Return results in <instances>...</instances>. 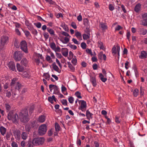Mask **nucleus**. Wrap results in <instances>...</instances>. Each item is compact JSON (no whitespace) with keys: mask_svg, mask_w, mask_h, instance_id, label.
Wrapping results in <instances>:
<instances>
[{"mask_svg":"<svg viewBox=\"0 0 147 147\" xmlns=\"http://www.w3.org/2000/svg\"><path fill=\"white\" fill-rule=\"evenodd\" d=\"M19 118L20 121L23 123H26L29 121L28 111L27 109H24L20 112Z\"/></svg>","mask_w":147,"mask_h":147,"instance_id":"1","label":"nucleus"},{"mask_svg":"<svg viewBox=\"0 0 147 147\" xmlns=\"http://www.w3.org/2000/svg\"><path fill=\"white\" fill-rule=\"evenodd\" d=\"M7 119L14 123H17L18 120V117L17 114L13 111H10L8 114Z\"/></svg>","mask_w":147,"mask_h":147,"instance_id":"2","label":"nucleus"},{"mask_svg":"<svg viewBox=\"0 0 147 147\" xmlns=\"http://www.w3.org/2000/svg\"><path fill=\"white\" fill-rule=\"evenodd\" d=\"M9 42V37L7 36H1L0 40V49L4 50L5 49V45Z\"/></svg>","mask_w":147,"mask_h":147,"instance_id":"3","label":"nucleus"},{"mask_svg":"<svg viewBox=\"0 0 147 147\" xmlns=\"http://www.w3.org/2000/svg\"><path fill=\"white\" fill-rule=\"evenodd\" d=\"M11 86L12 89H15L16 90H19L22 88L21 84L17 81V80L15 79H13L10 84Z\"/></svg>","mask_w":147,"mask_h":147,"instance_id":"4","label":"nucleus"},{"mask_svg":"<svg viewBox=\"0 0 147 147\" xmlns=\"http://www.w3.org/2000/svg\"><path fill=\"white\" fill-rule=\"evenodd\" d=\"M45 141V139L43 137L35 138L32 140V144L34 146L42 145Z\"/></svg>","mask_w":147,"mask_h":147,"instance_id":"5","label":"nucleus"},{"mask_svg":"<svg viewBox=\"0 0 147 147\" xmlns=\"http://www.w3.org/2000/svg\"><path fill=\"white\" fill-rule=\"evenodd\" d=\"M47 130V127L46 124H44L41 125L38 128V133L40 136L44 135Z\"/></svg>","mask_w":147,"mask_h":147,"instance_id":"6","label":"nucleus"},{"mask_svg":"<svg viewBox=\"0 0 147 147\" xmlns=\"http://www.w3.org/2000/svg\"><path fill=\"white\" fill-rule=\"evenodd\" d=\"M21 49L25 53H28L27 45L26 42L25 40H22L20 43Z\"/></svg>","mask_w":147,"mask_h":147,"instance_id":"7","label":"nucleus"},{"mask_svg":"<svg viewBox=\"0 0 147 147\" xmlns=\"http://www.w3.org/2000/svg\"><path fill=\"white\" fill-rule=\"evenodd\" d=\"M80 103V106L79 107V109L81 110L82 111L85 112L86 109L87 105L86 102L84 100H79Z\"/></svg>","mask_w":147,"mask_h":147,"instance_id":"8","label":"nucleus"},{"mask_svg":"<svg viewBox=\"0 0 147 147\" xmlns=\"http://www.w3.org/2000/svg\"><path fill=\"white\" fill-rule=\"evenodd\" d=\"M13 57L16 61H19L22 58V55L20 51H16L14 53Z\"/></svg>","mask_w":147,"mask_h":147,"instance_id":"9","label":"nucleus"},{"mask_svg":"<svg viewBox=\"0 0 147 147\" xmlns=\"http://www.w3.org/2000/svg\"><path fill=\"white\" fill-rule=\"evenodd\" d=\"M99 27L103 31H105L108 28L107 26L106 23L102 22L100 23Z\"/></svg>","mask_w":147,"mask_h":147,"instance_id":"10","label":"nucleus"},{"mask_svg":"<svg viewBox=\"0 0 147 147\" xmlns=\"http://www.w3.org/2000/svg\"><path fill=\"white\" fill-rule=\"evenodd\" d=\"M8 67L10 69L13 71L16 70L15 64V63L13 61H10L9 63Z\"/></svg>","mask_w":147,"mask_h":147,"instance_id":"11","label":"nucleus"},{"mask_svg":"<svg viewBox=\"0 0 147 147\" xmlns=\"http://www.w3.org/2000/svg\"><path fill=\"white\" fill-rule=\"evenodd\" d=\"M98 59L100 60L103 59L104 61L106 60V56L105 54H103V52H100L98 55Z\"/></svg>","mask_w":147,"mask_h":147,"instance_id":"12","label":"nucleus"},{"mask_svg":"<svg viewBox=\"0 0 147 147\" xmlns=\"http://www.w3.org/2000/svg\"><path fill=\"white\" fill-rule=\"evenodd\" d=\"M16 139L18 140H20L21 138V133L19 130H16L14 133Z\"/></svg>","mask_w":147,"mask_h":147,"instance_id":"13","label":"nucleus"},{"mask_svg":"<svg viewBox=\"0 0 147 147\" xmlns=\"http://www.w3.org/2000/svg\"><path fill=\"white\" fill-rule=\"evenodd\" d=\"M99 77L100 80L103 82H105L107 80V79L106 77H105L101 73L99 74Z\"/></svg>","mask_w":147,"mask_h":147,"instance_id":"14","label":"nucleus"},{"mask_svg":"<svg viewBox=\"0 0 147 147\" xmlns=\"http://www.w3.org/2000/svg\"><path fill=\"white\" fill-rule=\"evenodd\" d=\"M45 116L44 115H41L39 116L37 121L40 123L44 122L45 120Z\"/></svg>","mask_w":147,"mask_h":147,"instance_id":"15","label":"nucleus"},{"mask_svg":"<svg viewBox=\"0 0 147 147\" xmlns=\"http://www.w3.org/2000/svg\"><path fill=\"white\" fill-rule=\"evenodd\" d=\"M90 81L94 87H96V86L97 83L96 78L95 77H91Z\"/></svg>","mask_w":147,"mask_h":147,"instance_id":"16","label":"nucleus"},{"mask_svg":"<svg viewBox=\"0 0 147 147\" xmlns=\"http://www.w3.org/2000/svg\"><path fill=\"white\" fill-rule=\"evenodd\" d=\"M52 67L53 69L57 72L60 73L61 70L59 69L58 67L56 65L55 63H54L52 65Z\"/></svg>","mask_w":147,"mask_h":147,"instance_id":"17","label":"nucleus"},{"mask_svg":"<svg viewBox=\"0 0 147 147\" xmlns=\"http://www.w3.org/2000/svg\"><path fill=\"white\" fill-rule=\"evenodd\" d=\"M6 129L3 126H1L0 127V131L1 134L4 136L6 132Z\"/></svg>","mask_w":147,"mask_h":147,"instance_id":"18","label":"nucleus"},{"mask_svg":"<svg viewBox=\"0 0 147 147\" xmlns=\"http://www.w3.org/2000/svg\"><path fill=\"white\" fill-rule=\"evenodd\" d=\"M75 36L79 41H81L82 40V34L80 32L78 31L76 32Z\"/></svg>","mask_w":147,"mask_h":147,"instance_id":"19","label":"nucleus"},{"mask_svg":"<svg viewBox=\"0 0 147 147\" xmlns=\"http://www.w3.org/2000/svg\"><path fill=\"white\" fill-rule=\"evenodd\" d=\"M147 57V54L145 51H143L141 52L139 57L141 59H143L146 58Z\"/></svg>","mask_w":147,"mask_h":147,"instance_id":"20","label":"nucleus"},{"mask_svg":"<svg viewBox=\"0 0 147 147\" xmlns=\"http://www.w3.org/2000/svg\"><path fill=\"white\" fill-rule=\"evenodd\" d=\"M21 137L22 139L25 140L27 138L28 135L27 133L23 132L21 134Z\"/></svg>","mask_w":147,"mask_h":147,"instance_id":"21","label":"nucleus"},{"mask_svg":"<svg viewBox=\"0 0 147 147\" xmlns=\"http://www.w3.org/2000/svg\"><path fill=\"white\" fill-rule=\"evenodd\" d=\"M16 67L17 70L19 72H22L24 70V68L21 66L19 63L17 64Z\"/></svg>","mask_w":147,"mask_h":147,"instance_id":"22","label":"nucleus"},{"mask_svg":"<svg viewBox=\"0 0 147 147\" xmlns=\"http://www.w3.org/2000/svg\"><path fill=\"white\" fill-rule=\"evenodd\" d=\"M140 33L143 35H145L147 33L146 30L143 28H140L139 29Z\"/></svg>","mask_w":147,"mask_h":147,"instance_id":"23","label":"nucleus"},{"mask_svg":"<svg viewBox=\"0 0 147 147\" xmlns=\"http://www.w3.org/2000/svg\"><path fill=\"white\" fill-rule=\"evenodd\" d=\"M67 63L68 67L70 69V71L72 72H74L75 70V68L69 62H67Z\"/></svg>","mask_w":147,"mask_h":147,"instance_id":"24","label":"nucleus"},{"mask_svg":"<svg viewBox=\"0 0 147 147\" xmlns=\"http://www.w3.org/2000/svg\"><path fill=\"white\" fill-rule=\"evenodd\" d=\"M64 40L62 38L60 39V40L63 44H66L67 43L69 40V38L67 37H65L64 38Z\"/></svg>","mask_w":147,"mask_h":147,"instance_id":"25","label":"nucleus"},{"mask_svg":"<svg viewBox=\"0 0 147 147\" xmlns=\"http://www.w3.org/2000/svg\"><path fill=\"white\" fill-rule=\"evenodd\" d=\"M28 63V60L26 58H23L21 61V64L24 66H26Z\"/></svg>","mask_w":147,"mask_h":147,"instance_id":"26","label":"nucleus"},{"mask_svg":"<svg viewBox=\"0 0 147 147\" xmlns=\"http://www.w3.org/2000/svg\"><path fill=\"white\" fill-rule=\"evenodd\" d=\"M86 115L88 119L90 120V119L92 118V116L93 115V114L91 113L88 110H87L86 111Z\"/></svg>","mask_w":147,"mask_h":147,"instance_id":"27","label":"nucleus"},{"mask_svg":"<svg viewBox=\"0 0 147 147\" xmlns=\"http://www.w3.org/2000/svg\"><path fill=\"white\" fill-rule=\"evenodd\" d=\"M141 5L140 3L137 4L135 7V11L137 12H138L141 9Z\"/></svg>","mask_w":147,"mask_h":147,"instance_id":"28","label":"nucleus"},{"mask_svg":"<svg viewBox=\"0 0 147 147\" xmlns=\"http://www.w3.org/2000/svg\"><path fill=\"white\" fill-rule=\"evenodd\" d=\"M98 45L100 49H102L103 50H105V48L103 45V43L100 41H99L98 42Z\"/></svg>","mask_w":147,"mask_h":147,"instance_id":"29","label":"nucleus"},{"mask_svg":"<svg viewBox=\"0 0 147 147\" xmlns=\"http://www.w3.org/2000/svg\"><path fill=\"white\" fill-rule=\"evenodd\" d=\"M53 94H59V88L58 86L55 85V87L53 88Z\"/></svg>","mask_w":147,"mask_h":147,"instance_id":"30","label":"nucleus"},{"mask_svg":"<svg viewBox=\"0 0 147 147\" xmlns=\"http://www.w3.org/2000/svg\"><path fill=\"white\" fill-rule=\"evenodd\" d=\"M63 49L64 50V51H63L62 52V54L64 56L66 57L68 55V50L66 48H63Z\"/></svg>","mask_w":147,"mask_h":147,"instance_id":"31","label":"nucleus"},{"mask_svg":"<svg viewBox=\"0 0 147 147\" xmlns=\"http://www.w3.org/2000/svg\"><path fill=\"white\" fill-rule=\"evenodd\" d=\"M112 53L113 55L116 54L117 52V46H114L112 49Z\"/></svg>","mask_w":147,"mask_h":147,"instance_id":"32","label":"nucleus"},{"mask_svg":"<svg viewBox=\"0 0 147 147\" xmlns=\"http://www.w3.org/2000/svg\"><path fill=\"white\" fill-rule=\"evenodd\" d=\"M33 59L34 60L35 62L37 65H39V63H40L39 59L35 55L34 56Z\"/></svg>","mask_w":147,"mask_h":147,"instance_id":"33","label":"nucleus"},{"mask_svg":"<svg viewBox=\"0 0 147 147\" xmlns=\"http://www.w3.org/2000/svg\"><path fill=\"white\" fill-rule=\"evenodd\" d=\"M47 30L51 35H55L54 31L53 29L47 28Z\"/></svg>","mask_w":147,"mask_h":147,"instance_id":"34","label":"nucleus"},{"mask_svg":"<svg viewBox=\"0 0 147 147\" xmlns=\"http://www.w3.org/2000/svg\"><path fill=\"white\" fill-rule=\"evenodd\" d=\"M23 77L26 78H29L30 76V74L26 72H24L22 74Z\"/></svg>","mask_w":147,"mask_h":147,"instance_id":"35","label":"nucleus"},{"mask_svg":"<svg viewBox=\"0 0 147 147\" xmlns=\"http://www.w3.org/2000/svg\"><path fill=\"white\" fill-rule=\"evenodd\" d=\"M49 46L53 50L56 47V45L54 42L50 43L49 44Z\"/></svg>","mask_w":147,"mask_h":147,"instance_id":"36","label":"nucleus"},{"mask_svg":"<svg viewBox=\"0 0 147 147\" xmlns=\"http://www.w3.org/2000/svg\"><path fill=\"white\" fill-rule=\"evenodd\" d=\"M120 118V116L119 115H117L115 116V122L118 123H120L121 120L119 119Z\"/></svg>","mask_w":147,"mask_h":147,"instance_id":"37","label":"nucleus"},{"mask_svg":"<svg viewBox=\"0 0 147 147\" xmlns=\"http://www.w3.org/2000/svg\"><path fill=\"white\" fill-rule=\"evenodd\" d=\"M55 128L57 131H58L60 129V127L59 124L57 123H55Z\"/></svg>","mask_w":147,"mask_h":147,"instance_id":"38","label":"nucleus"},{"mask_svg":"<svg viewBox=\"0 0 147 147\" xmlns=\"http://www.w3.org/2000/svg\"><path fill=\"white\" fill-rule=\"evenodd\" d=\"M43 76L45 77V79L48 80H49L50 76L48 73H44L43 74Z\"/></svg>","mask_w":147,"mask_h":147,"instance_id":"39","label":"nucleus"},{"mask_svg":"<svg viewBox=\"0 0 147 147\" xmlns=\"http://www.w3.org/2000/svg\"><path fill=\"white\" fill-rule=\"evenodd\" d=\"M141 24L144 26H147V19H144L141 21Z\"/></svg>","mask_w":147,"mask_h":147,"instance_id":"40","label":"nucleus"},{"mask_svg":"<svg viewBox=\"0 0 147 147\" xmlns=\"http://www.w3.org/2000/svg\"><path fill=\"white\" fill-rule=\"evenodd\" d=\"M77 59L76 58H73L71 60V62L74 65H76L77 64Z\"/></svg>","mask_w":147,"mask_h":147,"instance_id":"41","label":"nucleus"},{"mask_svg":"<svg viewBox=\"0 0 147 147\" xmlns=\"http://www.w3.org/2000/svg\"><path fill=\"white\" fill-rule=\"evenodd\" d=\"M139 90L137 89H135L133 92V95L135 97H136L138 94Z\"/></svg>","mask_w":147,"mask_h":147,"instance_id":"42","label":"nucleus"},{"mask_svg":"<svg viewBox=\"0 0 147 147\" xmlns=\"http://www.w3.org/2000/svg\"><path fill=\"white\" fill-rule=\"evenodd\" d=\"M72 40L75 44L79 45L80 43V42L78 41V40H77L75 38H73Z\"/></svg>","mask_w":147,"mask_h":147,"instance_id":"43","label":"nucleus"},{"mask_svg":"<svg viewBox=\"0 0 147 147\" xmlns=\"http://www.w3.org/2000/svg\"><path fill=\"white\" fill-rule=\"evenodd\" d=\"M11 146L12 147H18V145L16 142L13 141L11 143Z\"/></svg>","mask_w":147,"mask_h":147,"instance_id":"44","label":"nucleus"},{"mask_svg":"<svg viewBox=\"0 0 147 147\" xmlns=\"http://www.w3.org/2000/svg\"><path fill=\"white\" fill-rule=\"evenodd\" d=\"M109 8L110 10L113 11L115 9L114 6L112 4H109Z\"/></svg>","mask_w":147,"mask_h":147,"instance_id":"45","label":"nucleus"},{"mask_svg":"<svg viewBox=\"0 0 147 147\" xmlns=\"http://www.w3.org/2000/svg\"><path fill=\"white\" fill-rule=\"evenodd\" d=\"M75 94L78 98H82V96H81L80 93L78 91L76 92Z\"/></svg>","mask_w":147,"mask_h":147,"instance_id":"46","label":"nucleus"},{"mask_svg":"<svg viewBox=\"0 0 147 147\" xmlns=\"http://www.w3.org/2000/svg\"><path fill=\"white\" fill-rule=\"evenodd\" d=\"M86 51L87 53L90 54L91 56H92L93 55L91 50V49H87L86 50Z\"/></svg>","mask_w":147,"mask_h":147,"instance_id":"47","label":"nucleus"},{"mask_svg":"<svg viewBox=\"0 0 147 147\" xmlns=\"http://www.w3.org/2000/svg\"><path fill=\"white\" fill-rule=\"evenodd\" d=\"M68 46L70 48L72 49L73 50H75L77 48V46L76 45H74L69 44L68 45Z\"/></svg>","mask_w":147,"mask_h":147,"instance_id":"48","label":"nucleus"},{"mask_svg":"<svg viewBox=\"0 0 147 147\" xmlns=\"http://www.w3.org/2000/svg\"><path fill=\"white\" fill-rule=\"evenodd\" d=\"M81 47L83 49H85L86 48V45L84 42H82L81 44Z\"/></svg>","mask_w":147,"mask_h":147,"instance_id":"49","label":"nucleus"},{"mask_svg":"<svg viewBox=\"0 0 147 147\" xmlns=\"http://www.w3.org/2000/svg\"><path fill=\"white\" fill-rule=\"evenodd\" d=\"M34 55L36 57L38 58L39 59L40 58L42 59H43V57L42 56V55L41 54H36Z\"/></svg>","mask_w":147,"mask_h":147,"instance_id":"50","label":"nucleus"},{"mask_svg":"<svg viewBox=\"0 0 147 147\" xmlns=\"http://www.w3.org/2000/svg\"><path fill=\"white\" fill-rule=\"evenodd\" d=\"M117 52L118 53V58H119V56H120V54H119V52L120 51V47L119 45H117Z\"/></svg>","mask_w":147,"mask_h":147,"instance_id":"51","label":"nucleus"},{"mask_svg":"<svg viewBox=\"0 0 147 147\" xmlns=\"http://www.w3.org/2000/svg\"><path fill=\"white\" fill-rule=\"evenodd\" d=\"M36 122L35 121H34L30 122V125L31 127H33L36 125Z\"/></svg>","mask_w":147,"mask_h":147,"instance_id":"52","label":"nucleus"},{"mask_svg":"<svg viewBox=\"0 0 147 147\" xmlns=\"http://www.w3.org/2000/svg\"><path fill=\"white\" fill-rule=\"evenodd\" d=\"M82 36L84 40H87L89 38V36L85 34H83L82 35Z\"/></svg>","mask_w":147,"mask_h":147,"instance_id":"53","label":"nucleus"},{"mask_svg":"<svg viewBox=\"0 0 147 147\" xmlns=\"http://www.w3.org/2000/svg\"><path fill=\"white\" fill-rule=\"evenodd\" d=\"M61 102L62 104L65 106L67 105V101L66 100L62 99L61 100Z\"/></svg>","mask_w":147,"mask_h":147,"instance_id":"54","label":"nucleus"},{"mask_svg":"<svg viewBox=\"0 0 147 147\" xmlns=\"http://www.w3.org/2000/svg\"><path fill=\"white\" fill-rule=\"evenodd\" d=\"M68 101L70 103L72 104L73 102L74 98L72 96H71L68 98Z\"/></svg>","mask_w":147,"mask_h":147,"instance_id":"55","label":"nucleus"},{"mask_svg":"<svg viewBox=\"0 0 147 147\" xmlns=\"http://www.w3.org/2000/svg\"><path fill=\"white\" fill-rule=\"evenodd\" d=\"M61 34L63 35V36H65V37H70V36H69V34L65 32H62L61 33Z\"/></svg>","mask_w":147,"mask_h":147,"instance_id":"56","label":"nucleus"},{"mask_svg":"<svg viewBox=\"0 0 147 147\" xmlns=\"http://www.w3.org/2000/svg\"><path fill=\"white\" fill-rule=\"evenodd\" d=\"M55 16L57 18H59L60 17H63V15L61 13H58L55 14Z\"/></svg>","mask_w":147,"mask_h":147,"instance_id":"57","label":"nucleus"},{"mask_svg":"<svg viewBox=\"0 0 147 147\" xmlns=\"http://www.w3.org/2000/svg\"><path fill=\"white\" fill-rule=\"evenodd\" d=\"M6 96L8 98L10 97L11 96V94L10 91H9L8 90L6 91Z\"/></svg>","mask_w":147,"mask_h":147,"instance_id":"58","label":"nucleus"},{"mask_svg":"<svg viewBox=\"0 0 147 147\" xmlns=\"http://www.w3.org/2000/svg\"><path fill=\"white\" fill-rule=\"evenodd\" d=\"M55 85L53 84H50L49 85V88L50 89V91L51 92L53 89V88L55 87Z\"/></svg>","mask_w":147,"mask_h":147,"instance_id":"59","label":"nucleus"},{"mask_svg":"<svg viewBox=\"0 0 147 147\" xmlns=\"http://www.w3.org/2000/svg\"><path fill=\"white\" fill-rule=\"evenodd\" d=\"M63 29L66 31H68L69 30V29L67 25H64L62 26Z\"/></svg>","mask_w":147,"mask_h":147,"instance_id":"60","label":"nucleus"},{"mask_svg":"<svg viewBox=\"0 0 147 147\" xmlns=\"http://www.w3.org/2000/svg\"><path fill=\"white\" fill-rule=\"evenodd\" d=\"M71 26L74 29H76L77 27L76 23L74 22H72L71 24Z\"/></svg>","mask_w":147,"mask_h":147,"instance_id":"61","label":"nucleus"},{"mask_svg":"<svg viewBox=\"0 0 147 147\" xmlns=\"http://www.w3.org/2000/svg\"><path fill=\"white\" fill-rule=\"evenodd\" d=\"M35 26L38 28H40L41 26V24L40 22H38L35 24Z\"/></svg>","mask_w":147,"mask_h":147,"instance_id":"62","label":"nucleus"},{"mask_svg":"<svg viewBox=\"0 0 147 147\" xmlns=\"http://www.w3.org/2000/svg\"><path fill=\"white\" fill-rule=\"evenodd\" d=\"M60 48L59 47H55V49L53 50L56 53L57 52H60Z\"/></svg>","mask_w":147,"mask_h":147,"instance_id":"63","label":"nucleus"},{"mask_svg":"<svg viewBox=\"0 0 147 147\" xmlns=\"http://www.w3.org/2000/svg\"><path fill=\"white\" fill-rule=\"evenodd\" d=\"M61 88V91L62 92H64L65 91L67 90L66 88L63 85H62Z\"/></svg>","mask_w":147,"mask_h":147,"instance_id":"64","label":"nucleus"}]
</instances>
